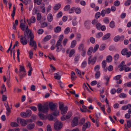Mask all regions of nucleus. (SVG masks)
Segmentation results:
<instances>
[{"label":"nucleus","mask_w":131,"mask_h":131,"mask_svg":"<svg viewBox=\"0 0 131 131\" xmlns=\"http://www.w3.org/2000/svg\"><path fill=\"white\" fill-rule=\"evenodd\" d=\"M131 4V0H127L125 3L124 4L126 6L129 5Z\"/></svg>","instance_id":"obj_47"},{"label":"nucleus","mask_w":131,"mask_h":131,"mask_svg":"<svg viewBox=\"0 0 131 131\" xmlns=\"http://www.w3.org/2000/svg\"><path fill=\"white\" fill-rule=\"evenodd\" d=\"M98 48V45H96L94 46V49H93V53L95 52L97 50Z\"/></svg>","instance_id":"obj_58"},{"label":"nucleus","mask_w":131,"mask_h":131,"mask_svg":"<svg viewBox=\"0 0 131 131\" xmlns=\"http://www.w3.org/2000/svg\"><path fill=\"white\" fill-rule=\"evenodd\" d=\"M89 40L91 42L92 44H94L95 42V39L92 37L90 38Z\"/></svg>","instance_id":"obj_45"},{"label":"nucleus","mask_w":131,"mask_h":131,"mask_svg":"<svg viewBox=\"0 0 131 131\" xmlns=\"http://www.w3.org/2000/svg\"><path fill=\"white\" fill-rule=\"evenodd\" d=\"M62 127L61 122L58 121L56 122L54 124V127L55 129L57 130L61 129Z\"/></svg>","instance_id":"obj_5"},{"label":"nucleus","mask_w":131,"mask_h":131,"mask_svg":"<svg viewBox=\"0 0 131 131\" xmlns=\"http://www.w3.org/2000/svg\"><path fill=\"white\" fill-rule=\"evenodd\" d=\"M84 48L83 44L81 43L79 45L78 49L80 51H81V50H84Z\"/></svg>","instance_id":"obj_37"},{"label":"nucleus","mask_w":131,"mask_h":131,"mask_svg":"<svg viewBox=\"0 0 131 131\" xmlns=\"http://www.w3.org/2000/svg\"><path fill=\"white\" fill-rule=\"evenodd\" d=\"M120 4V2L118 0H116L115 1L114 3V5L116 6H119Z\"/></svg>","instance_id":"obj_50"},{"label":"nucleus","mask_w":131,"mask_h":131,"mask_svg":"<svg viewBox=\"0 0 131 131\" xmlns=\"http://www.w3.org/2000/svg\"><path fill=\"white\" fill-rule=\"evenodd\" d=\"M106 44L105 43L102 44L101 45L100 47V50H103L105 49L106 47Z\"/></svg>","instance_id":"obj_31"},{"label":"nucleus","mask_w":131,"mask_h":131,"mask_svg":"<svg viewBox=\"0 0 131 131\" xmlns=\"http://www.w3.org/2000/svg\"><path fill=\"white\" fill-rule=\"evenodd\" d=\"M47 131H52V129L50 125L48 124L47 126Z\"/></svg>","instance_id":"obj_60"},{"label":"nucleus","mask_w":131,"mask_h":131,"mask_svg":"<svg viewBox=\"0 0 131 131\" xmlns=\"http://www.w3.org/2000/svg\"><path fill=\"white\" fill-rule=\"evenodd\" d=\"M75 71L78 75L80 78H82L83 77L81 75V72L80 71L77 69H75Z\"/></svg>","instance_id":"obj_26"},{"label":"nucleus","mask_w":131,"mask_h":131,"mask_svg":"<svg viewBox=\"0 0 131 131\" xmlns=\"http://www.w3.org/2000/svg\"><path fill=\"white\" fill-rule=\"evenodd\" d=\"M128 51L127 48L124 49L121 51V54L123 55H126L127 58H129L131 55V51L128 52Z\"/></svg>","instance_id":"obj_3"},{"label":"nucleus","mask_w":131,"mask_h":131,"mask_svg":"<svg viewBox=\"0 0 131 131\" xmlns=\"http://www.w3.org/2000/svg\"><path fill=\"white\" fill-rule=\"evenodd\" d=\"M127 96L126 94L123 93L120 94L119 95V97L120 98H125Z\"/></svg>","instance_id":"obj_46"},{"label":"nucleus","mask_w":131,"mask_h":131,"mask_svg":"<svg viewBox=\"0 0 131 131\" xmlns=\"http://www.w3.org/2000/svg\"><path fill=\"white\" fill-rule=\"evenodd\" d=\"M62 15V12L60 11L58 13L57 15V17L58 18H60Z\"/></svg>","instance_id":"obj_63"},{"label":"nucleus","mask_w":131,"mask_h":131,"mask_svg":"<svg viewBox=\"0 0 131 131\" xmlns=\"http://www.w3.org/2000/svg\"><path fill=\"white\" fill-rule=\"evenodd\" d=\"M50 66L51 68L49 70V71L50 73H52L56 70V69L55 67L52 66L51 64H50Z\"/></svg>","instance_id":"obj_25"},{"label":"nucleus","mask_w":131,"mask_h":131,"mask_svg":"<svg viewBox=\"0 0 131 131\" xmlns=\"http://www.w3.org/2000/svg\"><path fill=\"white\" fill-rule=\"evenodd\" d=\"M127 126L128 128L131 127V120L127 121Z\"/></svg>","instance_id":"obj_64"},{"label":"nucleus","mask_w":131,"mask_h":131,"mask_svg":"<svg viewBox=\"0 0 131 131\" xmlns=\"http://www.w3.org/2000/svg\"><path fill=\"white\" fill-rule=\"evenodd\" d=\"M77 43V41L75 40H73L71 42L70 47L71 48H73L76 46Z\"/></svg>","instance_id":"obj_19"},{"label":"nucleus","mask_w":131,"mask_h":131,"mask_svg":"<svg viewBox=\"0 0 131 131\" xmlns=\"http://www.w3.org/2000/svg\"><path fill=\"white\" fill-rule=\"evenodd\" d=\"M72 115V113L71 112H68L66 116V118L67 119L69 118Z\"/></svg>","instance_id":"obj_55"},{"label":"nucleus","mask_w":131,"mask_h":131,"mask_svg":"<svg viewBox=\"0 0 131 131\" xmlns=\"http://www.w3.org/2000/svg\"><path fill=\"white\" fill-rule=\"evenodd\" d=\"M124 86H127L129 87H131V81L125 84H124Z\"/></svg>","instance_id":"obj_62"},{"label":"nucleus","mask_w":131,"mask_h":131,"mask_svg":"<svg viewBox=\"0 0 131 131\" xmlns=\"http://www.w3.org/2000/svg\"><path fill=\"white\" fill-rule=\"evenodd\" d=\"M21 116L24 118H25L27 117L26 112H22L20 114Z\"/></svg>","instance_id":"obj_57"},{"label":"nucleus","mask_w":131,"mask_h":131,"mask_svg":"<svg viewBox=\"0 0 131 131\" xmlns=\"http://www.w3.org/2000/svg\"><path fill=\"white\" fill-rule=\"evenodd\" d=\"M61 43L57 42L55 47H56V51L57 52H60L61 50L63 52H64L65 49L64 48H62V46L61 44Z\"/></svg>","instance_id":"obj_4"},{"label":"nucleus","mask_w":131,"mask_h":131,"mask_svg":"<svg viewBox=\"0 0 131 131\" xmlns=\"http://www.w3.org/2000/svg\"><path fill=\"white\" fill-rule=\"evenodd\" d=\"M91 24V21L89 20H87L85 21L84 23V24L85 27L87 29H89L90 27V25Z\"/></svg>","instance_id":"obj_17"},{"label":"nucleus","mask_w":131,"mask_h":131,"mask_svg":"<svg viewBox=\"0 0 131 131\" xmlns=\"http://www.w3.org/2000/svg\"><path fill=\"white\" fill-rule=\"evenodd\" d=\"M38 109L40 112L45 113L48 112V105L46 104L42 105L41 104H39L38 105Z\"/></svg>","instance_id":"obj_2"},{"label":"nucleus","mask_w":131,"mask_h":131,"mask_svg":"<svg viewBox=\"0 0 131 131\" xmlns=\"http://www.w3.org/2000/svg\"><path fill=\"white\" fill-rule=\"evenodd\" d=\"M110 79V77H108L107 75H106L104 76V79L107 81V82L105 84L106 85H108Z\"/></svg>","instance_id":"obj_35"},{"label":"nucleus","mask_w":131,"mask_h":131,"mask_svg":"<svg viewBox=\"0 0 131 131\" xmlns=\"http://www.w3.org/2000/svg\"><path fill=\"white\" fill-rule=\"evenodd\" d=\"M47 19L48 21L51 22L53 20V16L52 14H49L47 16Z\"/></svg>","instance_id":"obj_21"},{"label":"nucleus","mask_w":131,"mask_h":131,"mask_svg":"<svg viewBox=\"0 0 131 131\" xmlns=\"http://www.w3.org/2000/svg\"><path fill=\"white\" fill-rule=\"evenodd\" d=\"M119 57V54H115L114 57V60L116 61L118 60Z\"/></svg>","instance_id":"obj_56"},{"label":"nucleus","mask_w":131,"mask_h":131,"mask_svg":"<svg viewBox=\"0 0 131 131\" xmlns=\"http://www.w3.org/2000/svg\"><path fill=\"white\" fill-rule=\"evenodd\" d=\"M100 99L102 102H103L104 100L103 99L105 97L104 95H102L104 92V88L103 87H101L100 89Z\"/></svg>","instance_id":"obj_8"},{"label":"nucleus","mask_w":131,"mask_h":131,"mask_svg":"<svg viewBox=\"0 0 131 131\" xmlns=\"http://www.w3.org/2000/svg\"><path fill=\"white\" fill-rule=\"evenodd\" d=\"M92 56H90L88 58V63L89 64L91 63L92 65H93L96 62V58L95 57H94L93 58H92Z\"/></svg>","instance_id":"obj_6"},{"label":"nucleus","mask_w":131,"mask_h":131,"mask_svg":"<svg viewBox=\"0 0 131 131\" xmlns=\"http://www.w3.org/2000/svg\"><path fill=\"white\" fill-rule=\"evenodd\" d=\"M93 47H90L88 50L87 52L88 55H90L92 53V52H93Z\"/></svg>","instance_id":"obj_34"},{"label":"nucleus","mask_w":131,"mask_h":131,"mask_svg":"<svg viewBox=\"0 0 131 131\" xmlns=\"http://www.w3.org/2000/svg\"><path fill=\"white\" fill-rule=\"evenodd\" d=\"M42 0H34V3H36L38 5H40L41 3Z\"/></svg>","instance_id":"obj_51"},{"label":"nucleus","mask_w":131,"mask_h":131,"mask_svg":"<svg viewBox=\"0 0 131 131\" xmlns=\"http://www.w3.org/2000/svg\"><path fill=\"white\" fill-rule=\"evenodd\" d=\"M60 110L61 111V114H65L67 112L68 107L67 106L65 107Z\"/></svg>","instance_id":"obj_14"},{"label":"nucleus","mask_w":131,"mask_h":131,"mask_svg":"<svg viewBox=\"0 0 131 131\" xmlns=\"http://www.w3.org/2000/svg\"><path fill=\"white\" fill-rule=\"evenodd\" d=\"M11 126L12 127H16L18 126V124L16 123L12 122L10 123Z\"/></svg>","instance_id":"obj_42"},{"label":"nucleus","mask_w":131,"mask_h":131,"mask_svg":"<svg viewBox=\"0 0 131 131\" xmlns=\"http://www.w3.org/2000/svg\"><path fill=\"white\" fill-rule=\"evenodd\" d=\"M20 74H19L20 77V79H22L23 77H24L26 75L25 72H23V73H20Z\"/></svg>","instance_id":"obj_43"},{"label":"nucleus","mask_w":131,"mask_h":131,"mask_svg":"<svg viewBox=\"0 0 131 131\" xmlns=\"http://www.w3.org/2000/svg\"><path fill=\"white\" fill-rule=\"evenodd\" d=\"M27 117H29L30 116L31 114V112L30 110H28L26 112Z\"/></svg>","instance_id":"obj_41"},{"label":"nucleus","mask_w":131,"mask_h":131,"mask_svg":"<svg viewBox=\"0 0 131 131\" xmlns=\"http://www.w3.org/2000/svg\"><path fill=\"white\" fill-rule=\"evenodd\" d=\"M53 113V115L55 116H58L59 115V112L57 110V109L55 110V111Z\"/></svg>","instance_id":"obj_44"},{"label":"nucleus","mask_w":131,"mask_h":131,"mask_svg":"<svg viewBox=\"0 0 131 131\" xmlns=\"http://www.w3.org/2000/svg\"><path fill=\"white\" fill-rule=\"evenodd\" d=\"M16 8L15 6L14 5L13 7V10L11 14V16L12 18H14L15 15V11Z\"/></svg>","instance_id":"obj_30"},{"label":"nucleus","mask_w":131,"mask_h":131,"mask_svg":"<svg viewBox=\"0 0 131 131\" xmlns=\"http://www.w3.org/2000/svg\"><path fill=\"white\" fill-rule=\"evenodd\" d=\"M35 126V124L34 123H31L28 124L27 126V128L29 130L33 129Z\"/></svg>","instance_id":"obj_16"},{"label":"nucleus","mask_w":131,"mask_h":131,"mask_svg":"<svg viewBox=\"0 0 131 131\" xmlns=\"http://www.w3.org/2000/svg\"><path fill=\"white\" fill-rule=\"evenodd\" d=\"M24 35L20 36V41L21 43L23 45H26L28 43L27 39H30V40L33 39L34 36L31 31L28 29V27H26L25 31L24 32Z\"/></svg>","instance_id":"obj_1"},{"label":"nucleus","mask_w":131,"mask_h":131,"mask_svg":"<svg viewBox=\"0 0 131 131\" xmlns=\"http://www.w3.org/2000/svg\"><path fill=\"white\" fill-rule=\"evenodd\" d=\"M78 123V120L77 117H75L73 119L72 122V125L73 127L77 126Z\"/></svg>","instance_id":"obj_12"},{"label":"nucleus","mask_w":131,"mask_h":131,"mask_svg":"<svg viewBox=\"0 0 131 131\" xmlns=\"http://www.w3.org/2000/svg\"><path fill=\"white\" fill-rule=\"evenodd\" d=\"M19 70L20 73L22 71L23 72H26L25 69L23 66H20Z\"/></svg>","instance_id":"obj_32"},{"label":"nucleus","mask_w":131,"mask_h":131,"mask_svg":"<svg viewBox=\"0 0 131 131\" xmlns=\"http://www.w3.org/2000/svg\"><path fill=\"white\" fill-rule=\"evenodd\" d=\"M25 26L23 22L21 23L20 24V27L22 31H24L26 28L27 26Z\"/></svg>","instance_id":"obj_22"},{"label":"nucleus","mask_w":131,"mask_h":131,"mask_svg":"<svg viewBox=\"0 0 131 131\" xmlns=\"http://www.w3.org/2000/svg\"><path fill=\"white\" fill-rule=\"evenodd\" d=\"M74 53V50L73 49L71 50L70 52V53L69 54V56L70 57H72Z\"/></svg>","instance_id":"obj_48"},{"label":"nucleus","mask_w":131,"mask_h":131,"mask_svg":"<svg viewBox=\"0 0 131 131\" xmlns=\"http://www.w3.org/2000/svg\"><path fill=\"white\" fill-rule=\"evenodd\" d=\"M112 59V57L110 55L107 56L106 60L108 62H111Z\"/></svg>","instance_id":"obj_33"},{"label":"nucleus","mask_w":131,"mask_h":131,"mask_svg":"<svg viewBox=\"0 0 131 131\" xmlns=\"http://www.w3.org/2000/svg\"><path fill=\"white\" fill-rule=\"evenodd\" d=\"M70 8V6L69 5H67L65 6L64 9L65 11H67Z\"/></svg>","instance_id":"obj_54"},{"label":"nucleus","mask_w":131,"mask_h":131,"mask_svg":"<svg viewBox=\"0 0 131 131\" xmlns=\"http://www.w3.org/2000/svg\"><path fill=\"white\" fill-rule=\"evenodd\" d=\"M17 121L18 122L20 123L23 126H25L27 124L26 121L23 119L18 118L17 119Z\"/></svg>","instance_id":"obj_9"},{"label":"nucleus","mask_w":131,"mask_h":131,"mask_svg":"<svg viewBox=\"0 0 131 131\" xmlns=\"http://www.w3.org/2000/svg\"><path fill=\"white\" fill-rule=\"evenodd\" d=\"M80 58V56L79 55H77L75 56L74 58L75 63H77L79 60Z\"/></svg>","instance_id":"obj_38"},{"label":"nucleus","mask_w":131,"mask_h":131,"mask_svg":"<svg viewBox=\"0 0 131 131\" xmlns=\"http://www.w3.org/2000/svg\"><path fill=\"white\" fill-rule=\"evenodd\" d=\"M94 70L96 72V73L95 74V77L97 79L98 78V65L96 66L94 69Z\"/></svg>","instance_id":"obj_15"},{"label":"nucleus","mask_w":131,"mask_h":131,"mask_svg":"<svg viewBox=\"0 0 131 131\" xmlns=\"http://www.w3.org/2000/svg\"><path fill=\"white\" fill-rule=\"evenodd\" d=\"M61 6V5L60 4H56L54 7V10H58Z\"/></svg>","instance_id":"obj_24"},{"label":"nucleus","mask_w":131,"mask_h":131,"mask_svg":"<svg viewBox=\"0 0 131 131\" xmlns=\"http://www.w3.org/2000/svg\"><path fill=\"white\" fill-rule=\"evenodd\" d=\"M110 26L112 28H113L114 27L115 24L114 22L113 21H112L111 22L110 24Z\"/></svg>","instance_id":"obj_59"},{"label":"nucleus","mask_w":131,"mask_h":131,"mask_svg":"<svg viewBox=\"0 0 131 131\" xmlns=\"http://www.w3.org/2000/svg\"><path fill=\"white\" fill-rule=\"evenodd\" d=\"M99 27L100 29L102 31H105L106 29V27L104 25H101V24L99 23Z\"/></svg>","instance_id":"obj_29"},{"label":"nucleus","mask_w":131,"mask_h":131,"mask_svg":"<svg viewBox=\"0 0 131 131\" xmlns=\"http://www.w3.org/2000/svg\"><path fill=\"white\" fill-rule=\"evenodd\" d=\"M75 11L76 13L80 14L81 12V10L80 8H77L75 9Z\"/></svg>","instance_id":"obj_61"},{"label":"nucleus","mask_w":131,"mask_h":131,"mask_svg":"<svg viewBox=\"0 0 131 131\" xmlns=\"http://www.w3.org/2000/svg\"><path fill=\"white\" fill-rule=\"evenodd\" d=\"M85 122V119L84 118H82L79 121V124L80 126H81L83 125V124Z\"/></svg>","instance_id":"obj_36"},{"label":"nucleus","mask_w":131,"mask_h":131,"mask_svg":"<svg viewBox=\"0 0 131 131\" xmlns=\"http://www.w3.org/2000/svg\"><path fill=\"white\" fill-rule=\"evenodd\" d=\"M75 73L74 72H72L71 73V79L72 81L74 80L77 77L75 75Z\"/></svg>","instance_id":"obj_23"},{"label":"nucleus","mask_w":131,"mask_h":131,"mask_svg":"<svg viewBox=\"0 0 131 131\" xmlns=\"http://www.w3.org/2000/svg\"><path fill=\"white\" fill-rule=\"evenodd\" d=\"M51 37V36L50 35H47L45 37L43 40L45 41H47L50 39Z\"/></svg>","instance_id":"obj_28"},{"label":"nucleus","mask_w":131,"mask_h":131,"mask_svg":"<svg viewBox=\"0 0 131 131\" xmlns=\"http://www.w3.org/2000/svg\"><path fill=\"white\" fill-rule=\"evenodd\" d=\"M41 17V14L40 13H38L37 16V19L38 20H40Z\"/></svg>","instance_id":"obj_52"},{"label":"nucleus","mask_w":131,"mask_h":131,"mask_svg":"<svg viewBox=\"0 0 131 131\" xmlns=\"http://www.w3.org/2000/svg\"><path fill=\"white\" fill-rule=\"evenodd\" d=\"M63 38V36L62 35H61L59 36V39L58 40L57 42L61 43L62 40Z\"/></svg>","instance_id":"obj_39"},{"label":"nucleus","mask_w":131,"mask_h":131,"mask_svg":"<svg viewBox=\"0 0 131 131\" xmlns=\"http://www.w3.org/2000/svg\"><path fill=\"white\" fill-rule=\"evenodd\" d=\"M111 34L110 33H108L102 37V39L105 40L108 39L110 37Z\"/></svg>","instance_id":"obj_18"},{"label":"nucleus","mask_w":131,"mask_h":131,"mask_svg":"<svg viewBox=\"0 0 131 131\" xmlns=\"http://www.w3.org/2000/svg\"><path fill=\"white\" fill-rule=\"evenodd\" d=\"M87 62L86 61H84L82 62L81 65V67L82 68H85L87 65Z\"/></svg>","instance_id":"obj_49"},{"label":"nucleus","mask_w":131,"mask_h":131,"mask_svg":"<svg viewBox=\"0 0 131 131\" xmlns=\"http://www.w3.org/2000/svg\"><path fill=\"white\" fill-rule=\"evenodd\" d=\"M61 28L60 26H57L54 29V31L56 33L60 32L61 30Z\"/></svg>","instance_id":"obj_20"},{"label":"nucleus","mask_w":131,"mask_h":131,"mask_svg":"<svg viewBox=\"0 0 131 131\" xmlns=\"http://www.w3.org/2000/svg\"><path fill=\"white\" fill-rule=\"evenodd\" d=\"M105 106L103 105L102 107H101V110H102L103 112V113L105 115H107V114L105 112Z\"/></svg>","instance_id":"obj_53"},{"label":"nucleus","mask_w":131,"mask_h":131,"mask_svg":"<svg viewBox=\"0 0 131 131\" xmlns=\"http://www.w3.org/2000/svg\"><path fill=\"white\" fill-rule=\"evenodd\" d=\"M70 28L69 27H67L65 29L64 32L65 34H67L69 33L70 31Z\"/></svg>","instance_id":"obj_40"},{"label":"nucleus","mask_w":131,"mask_h":131,"mask_svg":"<svg viewBox=\"0 0 131 131\" xmlns=\"http://www.w3.org/2000/svg\"><path fill=\"white\" fill-rule=\"evenodd\" d=\"M29 43L31 47H34V49L35 50H36L37 48V44L35 41L33 40V39L30 40L29 42Z\"/></svg>","instance_id":"obj_7"},{"label":"nucleus","mask_w":131,"mask_h":131,"mask_svg":"<svg viewBox=\"0 0 131 131\" xmlns=\"http://www.w3.org/2000/svg\"><path fill=\"white\" fill-rule=\"evenodd\" d=\"M39 116L41 119L44 120L46 118V116L44 114L42 113H39Z\"/></svg>","instance_id":"obj_27"},{"label":"nucleus","mask_w":131,"mask_h":131,"mask_svg":"<svg viewBox=\"0 0 131 131\" xmlns=\"http://www.w3.org/2000/svg\"><path fill=\"white\" fill-rule=\"evenodd\" d=\"M57 105L56 103H53L52 102L49 103V106L50 109L52 111H55V110L57 109L56 108V105Z\"/></svg>","instance_id":"obj_13"},{"label":"nucleus","mask_w":131,"mask_h":131,"mask_svg":"<svg viewBox=\"0 0 131 131\" xmlns=\"http://www.w3.org/2000/svg\"><path fill=\"white\" fill-rule=\"evenodd\" d=\"M90 126V122H87L83 125L82 129V130L85 131L87 128H89Z\"/></svg>","instance_id":"obj_10"},{"label":"nucleus","mask_w":131,"mask_h":131,"mask_svg":"<svg viewBox=\"0 0 131 131\" xmlns=\"http://www.w3.org/2000/svg\"><path fill=\"white\" fill-rule=\"evenodd\" d=\"M36 19L35 17L34 16H32L29 19H27V21L28 23V24L30 26L31 23H34L36 22Z\"/></svg>","instance_id":"obj_11"}]
</instances>
